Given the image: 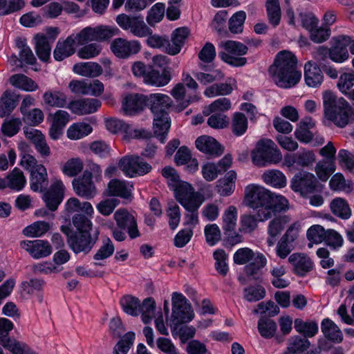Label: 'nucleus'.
I'll return each mask as SVG.
<instances>
[{"label": "nucleus", "instance_id": "8", "mask_svg": "<svg viewBox=\"0 0 354 354\" xmlns=\"http://www.w3.org/2000/svg\"><path fill=\"white\" fill-rule=\"evenodd\" d=\"M119 30L116 28L98 26L95 27H86L80 32L74 35V37L79 46L84 45L92 41H103L118 34Z\"/></svg>", "mask_w": 354, "mask_h": 354}, {"label": "nucleus", "instance_id": "51", "mask_svg": "<svg viewBox=\"0 0 354 354\" xmlns=\"http://www.w3.org/2000/svg\"><path fill=\"white\" fill-rule=\"evenodd\" d=\"M232 132L236 136H241L248 129V119L242 113H235L231 123Z\"/></svg>", "mask_w": 354, "mask_h": 354}, {"label": "nucleus", "instance_id": "48", "mask_svg": "<svg viewBox=\"0 0 354 354\" xmlns=\"http://www.w3.org/2000/svg\"><path fill=\"white\" fill-rule=\"evenodd\" d=\"M295 328L299 333L304 335V337H312L318 332V325L315 322H304L301 319L295 320Z\"/></svg>", "mask_w": 354, "mask_h": 354}, {"label": "nucleus", "instance_id": "30", "mask_svg": "<svg viewBox=\"0 0 354 354\" xmlns=\"http://www.w3.org/2000/svg\"><path fill=\"white\" fill-rule=\"evenodd\" d=\"M171 80V73L168 68H164L162 73L158 71L149 68L147 75H145L144 82L155 86H164Z\"/></svg>", "mask_w": 354, "mask_h": 354}, {"label": "nucleus", "instance_id": "44", "mask_svg": "<svg viewBox=\"0 0 354 354\" xmlns=\"http://www.w3.org/2000/svg\"><path fill=\"white\" fill-rule=\"evenodd\" d=\"M270 272L272 276L270 282L274 287L277 288H285L289 286V280L283 277L286 273V270L283 266L278 265L272 266Z\"/></svg>", "mask_w": 354, "mask_h": 354}, {"label": "nucleus", "instance_id": "29", "mask_svg": "<svg viewBox=\"0 0 354 354\" xmlns=\"http://www.w3.org/2000/svg\"><path fill=\"white\" fill-rule=\"evenodd\" d=\"M304 79L306 84L310 87L316 88L322 84L324 75L315 62L309 61L305 64Z\"/></svg>", "mask_w": 354, "mask_h": 354}, {"label": "nucleus", "instance_id": "25", "mask_svg": "<svg viewBox=\"0 0 354 354\" xmlns=\"http://www.w3.org/2000/svg\"><path fill=\"white\" fill-rule=\"evenodd\" d=\"M196 148L201 152L213 156L222 154L223 149L218 142L212 137L202 136L195 141Z\"/></svg>", "mask_w": 354, "mask_h": 354}, {"label": "nucleus", "instance_id": "23", "mask_svg": "<svg viewBox=\"0 0 354 354\" xmlns=\"http://www.w3.org/2000/svg\"><path fill=\"white\" fill-rule=\"evenodd\" d=\"M288 261L293 267L294 272L300 277L305 276L313 269V262L304 253H293L288 257Z\"/></svg>", "mask_w": 354, "mask_h": 354}, {"label": "nucleus", "instance_id": "26", "mask_svg": "<svg viewBox=\"0 0 354 354\" xmlns=\"http://www.w3.org/2000/svg\"><path fill=\"white\" fill-rule=\"evenodd\" d=\"M30 174V189L34 192H44L48 185L46 167L43 165H39L38 168L31 171Z\"/></svg>", "mask_w": 354, "mask_h": 354}, {"label": "nucleus", "instance_id": "63", "mask_svg": "<svg viewBox=\"0 0 354 354\" xmlns=\"http://www.w3.org/2000/svg\"><path fill=\"white\" fill-rule=\"evenodd\" d=\"M83 168L82 162L79 158H71L68 160L62 167V172L70 177L77 176Z\"/></svg>", "mask_w": 354, "mask_h": 354}, {"label": "nucleus", "instance_id": "58", "mask_svg": "<svg viewBox=\"0 0 354 354\" xmlns=\"http://www.w3.org/2000/svg\"><path fill=\"white\" fill-rule=\"evenodd\" d=\"M135 339L133 332L127 333L116 344L113 348V354H127Z\"/></svg>", "mask_w": 354, "mask_h": 354}, {"label": "nucleus", "instance_id": "64", "mask_svg": "<svg viewBox=\"0 0 354 354\" xmlns=\"http://www.w3.org/2000/svg\"><path fill=\"white\" fill-rule=\"evenodd\" d=\"M0 344L12 354H24L28 348V345L22 342L15 339L9 338L5 341L0 340Z\"/></svg>", "mask_w": 354, "mask_h": 354}, {"label": "nucleus", "instance_id": "5", "mask_svg": "<svg viewBox=\"0 0 354 354\" xmlns=\"http://www.w3.org/2000/svg\"><path fill=\"white\" fill-rule=\"evenodd\" d=\"M252 162L259 167L277 164L281 161L282 154L275 143L270 139L259 140L252 150Z\"/></svg>", "mask_w": 354, "mask_h": 354}, {"label": "nucleus", "instance_id": "16", "mask_svg": "<svg viewBox=\"0 0 354 354\" xmlns=\"http://www.w3.org/2000/svg\"><path fill=\"white\" fill-rule=\"evenodd\" d=\"M315 162V156L312 151L304 150L295 153H288L284 156L283 164L289 169L310 167Z\"/></svg>", "mask_w": 354, "mask_h": 354}, {"label": "nucleus", "instance_id": "19", "mask_svg": "<svg viewBox=\"0 0 354 354\" xmlns=\"http://www.w3.org/2000/svg\"><path fill=\"white\" fill-rule=\"evenodd\" d=\"M20 246L27 251L32 258L36 259L46 257L52 252V248L49 243L41 239L22 241L20 243Z\"/></svg>", "mask_w": 354, "mask_h": 354}, {"label": "nucleus", "instance_id": "53", "mask_svg": "<svg viewBox=\"0 0 354 354\" xmlns=\"http://www.w3.org/2000/svg\"><path fill=\"white\" fill-rule=\"evenodd\" d=\"M72 223L76 228L77 232L75 233H87L97 230V228H93L91 219L84 214H77L74 215L72 218Z\"/></svg>", "mask_w": 354, "mask_h": 354}, {"label": "nucleus", "instance_id": "50", "mask_svg": "<svg viewBox=\"0 0 354 354\" xmlns=\"http://www.w3.org/2000/svg\"><path fill=\"white\" fill-rule=\"evenodd\" d=\"M222 227L224 232H230L235 230L237 220V210L234 206H230L224 212Z\"/></svg>", "mask_w": 354, "mask_h": 354}, {"label": "nucleus", "instance_id": "36", "mask_svg": "<svg viewBox=\"0 0 354 354\" xmlns=\"http://www.w3.org/2000/svg\"><path fill=\"white\" fill-rule=\"evenodd\" d=\"M18 149L21 151L19 165L24 169L31 172V171L38 168L40 164H38L37 159L33 156L28 153L29 146L27 144L20 142L18 145Z\"/></svg>", "mask_w": 354, "mask_h": 354}, {"label": "nucleus", "instance_id": "62", "mask_svg": "<svg viewBox=\"0 0 354 354\" xmlns=\"http://www.w3.org/2000/svg\"><path fill=\"white\" fill-rule=\"evenodd\" d=\"M310 342L305 337L295 336L290 339L288 350L297 354L307 350L310 346Z\"/></svg>", "mask_w": 354, "mask_h": 354}, {"label": "nucleus", "instance_id": "7", "mask_svg": "<svg viewBox=\"0 0 354 354\" xmlns=\"http://www.w3.org/2000/svg\"><path fill=\"white\" fill-rule=\"evenodd\" d=\"M171 190L174 192L178 202L185 209H194L199 208L204 199L198 192H196L190 184L180 180L177 184H171Z\"/></svg>", "mask_w": 354, "mask_h": 354}, {"label": "nucleus", "instance_id": "32", "mask_svg": "<svg viewBox=\"0 0 354 354\" xmlns=\"http://www.w3.org/2000/svg\"><path fill=\"white\" fill-rule=\"evenodd\" d=\"M19 96L10 91H5L0 99V117L9 115L16 107Z\"/></svg>", "mask_w": 354, "mask_h": 354}, {"label": "nucleus", "instance_id": "57", "mask_svg": "<svg viewBox=\"0 0 354 354\" xmlns=\"http://www.w3.org/2000/svg\"><path fill=\"white\" fill-rule=\"evenodd\" d=\"M232 87L227 83L214 84L208 86L204 91V95L208 97L218 95H229L232 91Z\"/></svg>", "mask_w": 354, "mask_h": 354}, {"label": "nucleus", "instance_id": "6", "mask_svg": "<svg viewBox=\"0 0 354 354\" xmlns=\"http://www.w3.org/2000/svg\"><path fill=\"white\" fill-rule=\"evenodd\" d=\"M219 46L223 49L218 53V57L221 60L235 67L246 64L247 59L243 57L247 54L248 50L245 44L236 41L228 40L221 42Z\"/></svg>", "mask_w": 354, "mask_h": 354}, {"label": "nucleus", "instance_id": "27", "mask_svg": "<svg viewBox=\"0 0 354 354\" xmlns=\"http://www.w3.org/2000/svg\"><path fill=\"white\" fill-rule=\"evenodd\" d=\"M201 72H194V77L203 84L212 83L215 81L221 80L224 75L218 69H216L211 66H207L203 63L199 64Z\"/></svg>", "mask_w": 354, "mask_h": 354}, {"label": "nucleus", "instance_id": "11", "mask_svg": "<svg viewBox=\"0 0 354 354\" xmlns=\"http://www.w3.org/2000/svg\"><path fill=\"white\" fill-rule=\"evenodd\" d=\"M172 317L177 323L190 322L194 316L192 305L181 293L174 292L171 297Z\"/></svg>", "mask_w": 354, "mask_h": 354}, {"label": "nucleus", "instance_id": "14", "mask_svg": "<svg viewBox=\"0 0 354 354\" xmlns=\"http://www.w3.org/2000/svg\"><path fill=\"white\" fill-rule=\"evenodd\" d=\"M117 226L126 230L131 239L140 236L135 217L125 209H118L114 214Z\"/></svg>", "mask_w": 354, "mask_h": 354}, {"label": "nucleus", "instance_id": "9", "mask_svg": "<svg viewBox=\"0 0 354 354\" xmlns=\"http://www.w3.org/2000/svg\"><path fill=\"white\" fill-rule=\"evenodd\" d=\"M290 187L294 192H299L305 197L322 188L315 175L306 171H299L292 177Z\"/></svg>", "mask_w": 354, "mask_h": 354}, {"label": "nucleus", "instance_id": "18", "mask_svg": "<svg viewBox=\"0 0 354 354\" xmlns=\"http://www.w3.org/2000/svg\"><path fill=\"white\" fill-rule=\"evenodd\" d=\"M333 44L330 48V59L341 63L348 58L347 47L351 44V37L348 35H337L332 39Z\"/></svg>", "mask_w": 354, "mask_h": 354}, {"label": "nucleus", "instance_id": "17", "mask_svg": "<svg viewBox=\"0 0 354 354\" xmlns=\"http://www.w3.org/2000/svg\"><path fill=\"white\" fill-rule=\"evenodd\" d=\"M73 186L76 194L86 199H91L97 194L92 181V174L87 171L84 172L82 177L73 179Z\"/></svg>", "mask_w": 354, "mask_h": 354}, {"label": "nucleus", "instance_id": "4", "mask_svg": "<svg viewBox=\"0 0 354 354\" xmlns=\"http://www.w3.org/2000/svg\"><path fill=\"white\" fill-rule=\"evenodd\" d=\"M323 106L325 117L339 127H344L354 119V113L346 100L337 97L332 91L323 93Z\"/></svg>", "mask_w": 354, "mask_h": 354}, {"label": "nucleus", "instance_id": "55", "mask_svg": "<svg viewBox=\"0 0 354 354\" xmlns=\"http://www.w3.org/2000/svg\"><path fill=\"white\" fill-rule=\"evenodd\" d=\"M172 96L177 100L181 101L178 111H182L188 106L191 102L196 100V97H187L185 95V88L183 84L179 83L175 86L171 91Z\"/></svg>", "mask_w": 354, "mask_h": 354}, {"label": "nucleus", "instance_id": "34", "mask_svg": "<svg viewBox=\"0 0 354 354\" xmlns=\"http://www.w3.org/2000/svg\"><path fill=\"white\" fill-rule=\"evenodd\" d=\"M263 181L268 185L275 188H283L286 185L285 175L277 169H268L261 176Z\"/></svg>", "mask_w": 354, "mask_h": 354}, {"label": "nucleus", "instance_id": "2", "mask_svg": "<svg viewBox=\"0 0 354 354\" xmlns=\"http://www.w3.org/2000/svg\"><path fill=\"white\" fill-rule=\"evenodd\" d=\"M297 58L292 53L284 50L277 53L269 73L279 87L289 88L299 82L301 73L297 70Z\"/></svg>", "mask_w": 354, "mask_h": 354}, {"label": "nucleus", "instance_id": "15", "mask_svg": "<svg viewBox=\"0 0 354 354\" xmlns=\"http://www.w3.org/2000/svg\"><path fill=\"white\" fill-rule=\"evenodd\" d=\"M111 49L116 57L124 59L137 54L141 49V45L137 40L117 38L112 41Z\"/></svg>", "mask_w": 354, "mask_h": 354}, {"label": "nucleus", "instance_id": "33", "mask_svg": "<svg viewBox=\"0 0 354 354\" xmlns=\"http://www.w3.org/2000/svg\"><path fill=\"white\" fill-rule=\"evenodd\" d=\"M321 329L324 335L330 341L339 343L343 339L342 333L337 324L330 319L322 322Z\"/></svg>", "mask_w": 354, "mask_h": 354}, {"label": "nucleus", "instance_id": "61", "mask_svg": "<svg viewBox=\"0 0 354 354\" xmlns=\"http://www.w3.org/2000/svg\"><path fill=\"white\" fill-rule=\"evenodd\" d=\"M165 6L162 3H157L153 5L148 12L147 21L151 26L160 22L165 15Z\"/></svg>", "mask_w": 354, "mask_h": 354}, {"label": "nucleus", "instance_id": "1", "mask_svg": "<svg viewBox=\"0 0 354 354\" xmlns=\"http://www.w3.org/2000/svg\"><path fill=\"white\" fill-rule=\"evenodd\" d=\"M244 201L247 206L257 210V216L259 221L268 220L276 212L288 209V201L283 196L254 184L245 187Z\"/></svg>", "mask_w": 354, "mask_h": 354}, {"label": "nucleus", "instance_id": "24", "mask_svg": "<svg viewBox=\"0 0 354 354\" xmlns=\"http://www.w3.org/2000/svg\"><path fill=\"white\" fill-rule=\"evenodd\" d=\"M290 221V218L287 215H281L275 217L270 221L268 226V237L266 241L268 246L271 247L274 245L277 236L281 233Z\"/></svg>", "mask_w": 354, "mask_h": 354}, {"label": "nucleus", "instance_id": "40", "mask_svg": "<svg viewBox=\"0 0 354 354\" xmlns=\"http://www.w3.org/2000/svg\"><path fill=\"white\" fill-rule=\"evenodd\" d=\"M267 263L266 257L263 254L258 253L253 261L245 267V272L248 277L257 280L260 278V270Z\"/></svg>", "mask_w": 354, "mask_h": 354}, {"label": "nucleus", "instance_id": "49", "mask_svg": "<svg viewBox=\"0 0 354 354\" xmlns=\"http://www.w3.org/2000/svg\"><path fill=\"white\" fill-rule=\"evenodd\" d=\"M326 230L320 225H314L307 231L306 236L310 241L308 243L309 248H313V244H319L324 241Z\"/></svg>", "mask_w": 354, "mask_h": 354}, {"label": "nucleus", "instance_id": "37", "mask_svg": "<svg viewBox=\"0 0 354 354\" xmlns=\"http://www.w3.org/2000/svg\"><path fill=\"white\" fill-rule=\"evenodd\" d=\"M45 104L51 107H67L66 95L59 91H47L43 95Z\"/></svg>", "mask_w": 354, "mask_h": 354}, {"label": "nucleus", "instance_id": "3", "mask_svg": "<svg viewBox=\"0 0 354 354\" xmlns=\"http://www.w3.org/2000/svg\"><path fill=\"white\" fill-rule=\"evenodd\" d=\"M147 105L154 115L153 134L162 143H165L171 127L168 110L172 104V100L167 95L152 93L147 95Z\"/></svg>", "mask_w": 354, "mask_h": 354}, {"label": "nucleus", "instance_id": "31", "mask_svg": "<svg viewBox=\"0 0 354 354\" xmlns=\"http://www.w3.org/2000/svg\"><path fill=\"white\" fill-rule=\"evenodd\" d=\"M132 189V184L118 179H113L108 184V193L111 196L127 198L131 196Z\"/></svg>", "mask_w": 354, "mask_h": 354}, {"label": "nucleus", "instance_id": "38", "mask_svg": "<svg viewBox=\"0 0 354 354\" xmlns=\"http://www.w3.org/2000/svg\"><path fill=\"white\" fill-rule=\"evenodd\" d=\"M5 179L6 187L15 191H21L26 183L23 171L17 167L14 168Z\"/></svg>", "mask_w": 354, "mask_h": 354}, {"label": "nucleus", "instance_id": "59", "mask_svg": "<svg viewBox=\"0 0 354 354\" xmlns=\"http://www.w3.org/2000/svg\"><path fill=\"white\" fill-rule=\"evenodd\" d=\"M129 30L134 36L138 37H145L152 32L151 29L147 26L142 19L138 17H133Z\"/></svg>", "mask_w": 354, "mask_h": 354}, {"label": "nucleus", "instance_id": "21", "mask_svg": "<svg viewBox=\"0 0 354 354\" xmlns=\"http://www.w3.org/2000/svg\"><path fill=\"white\" fill-rule=\"evenodd\" d=\"M100 106L101 102L97 99L81 98L70 102L67 108L74 114L83 115L95 113Z\"/></svg>", "mask_w": 354, "mask_h": 354}, {"label": "nucleus", "instance_id": "60", "mask_svg": "<svg viewBox=\"0 0 354 354\" xmlns=\"http://www.w3.org/2000/svg\"><path fill=\"white\" fill-rule=\"evenodd\" d=\"M245 19V12L241 10L234 13L229 20V29L230 32L234 34L242 32Z\"/></svg>", "mask_w": 354, "mask_h": 354}, {"label": "nucleus", "instance_id": "56", "mask_svg": "<svg viewBox=\"0 0 354 354\" xmlns=\"http://www.w3.org/2000/svg\"><path fill=\"white\" fill-rule=\"evenodd\" d=\"M277 324L270 318L261 317L258 322V330L265 338H271L277 330Z\"/></svg>", "mask_w": 354, "mask_h": 354}, {"label": "nucleus", "instance_id": "13", "mask_svg": "<svg viewBox=\"0 0 354 354\" xmlns=\"http://www.w3.org/2000/svg\"><path fill=\"white\" fill-rule=\"evenodd\" d=\"M105 126L106 129L113 133L120 132L124 133V140L140 138H147L150 134L149 132L145 129H133L132 125L116 118L106 119L105 120Z\"/></svg>", "mask_w": 354, "mask_h": 354}, {"label": "nucleus", "instance_id": "28", "mask_svg": "<svg viewBox=\"0 0 354 354\" xmlns=\"http://www.w3.org/2000/svg\"><path fill=\"white\" fill-rule=\"evenodd\" d=\"M77 45L74 35L68 36L62 41H59L53 53L54 58L57 61H62L70 57L75 53Z\"/></svg>", "mask_w": 354, "mask_h": 354}, {"label": "nucleus", "instance_id": "43", "mask_svg": "<svg viewBox=\"0 0 354 354\" xmlns=\"http://www.w3.org/2000/svg\"><path fill=\"white\" fill-rule=\"evenodd\" d=\"M35 50L38 57L44 61H47L50 55L51 45L45 35H37L35 37Z\"/></svg>", "mask_w": 354, "mask_h": 354}, {"label": "nucleus", "instance_id": "46", "mask_svg": "<svg viewBox=\"0 0 354 354\" xmlns=\"http://www.w3.org/2000/svg\"><path fill=\"white\" fill-rule=\"evenodd\" d=\"M120 304L125 313L134 317L139 315L140 300L138 298L126 295L120 299Z\"/></svg>", "mask_w": 354, "mask_h": 354}, {"label": "nucleus", "instance_id": "45", "mask_svg": "<svg viewBox=\"0 0 354 354\" xmlns=\"http://www.w3.org/2000/svg\"><path fill=\"white\" fill-rule=\"evenodd\" d=\"M330 207L333 214L342 219H348L351 216V210L348 203L342 198L333 199L330 204Z\"/></svg>", "mask_w": 354, "mask_h": 354}, {"label": "nucleus", "instance_id": "35", "mask_svg": "<svg viewBox=\"0 0 354 354\" xmlns=\"http://www.w3.org/2000/svg\"><path fill=\"white\" fill-rule=\"evenodd\" d=\"M74 73L82 76L95 77L102 73V68L96 62H81L73 66Z\"/></svg>", "mask_w": 354, "mask_h": 354}, {"label": "nucleus", "instance_id": "22", "mask_svg": "<svg viewBox=\"0 0 354 354\" xmlns=\"http://www.w3.org/2000/svg\"><path fill=\"white\" fill-rule=\"evenodd\" d=\"M147 95L133 93L127 95L122 101V110L125 115H133L140 112L147 105Z\"/></svg>", "mask_w": 354, "mask_h": 354}, {"label": "nucleus", "instance_id": "20", "mask_svg": "<svg viewBox=\"0 0 354 354\" xmlns=\"http://www.w3.org/2000/svg\"><path fill=\"white\" fill-rule=\"evenodd\" d=\"M64 185L60 180L55 181L44 193L43 200L46 207L51 211H55L64 198Z\"/></svg>", "mask_w": 354, "mask_h": 354}, {"label": "nucleus", "instance_id": "42", "mask_svg": "<svg viewBox=\"0 0 354 354\" xmlns=\"http://www.w3.org/2000/svg\"><path fill=\"white\" fill-rule=\"evenodd\" d=\"M266 7L269 24L274 28L278 26L281 18L279 0H267Z\"/></svg>", "mask_w": 354, "mask_h": 354}, {"label": "nucleus", "instance_id": "41", "mask_svg": "<svg viewBox=\"0 0 354 354\" xmlns=\"http://www.w3.org/2000/svg\"><path fill=\"white\" fill-rule=\"evenodd\" d=\"M10 82L12 86L26 91H34L38 88V85L34 80L23 74L12 75Z\"/></svg>", "mask_w": 354, "mask_h": 354}, {"label": "nucleus", "instance_id": "39", "mask_svg": "<svg viewBox=\"0 0 354 354\" xmlns=\"http://www.w3.org/2000/svg\"><path fill=\"white\" fill-rule=\"evenodd\" d=\"M93 128L88 123L84 122H76L71 124L67 129V137L73 140L81 139L89 135Z\"/></svg>", "mask_w": 354, "mask_h": 354}, {"label": "nucleus", "instance_id": "47", "mask_svg": "<svg viewBox=\"0 0 354 354\" xmlns=\"http://www.w3.org/2000/svg\"><path fill=\"white\" fill-rule=\"evenodd\" d=\"M139 315L141 314L142 320L145 324L149 323L154 317L156 302L151 297L146 298L138 308Z\"/></svg>", "mask_w": 354, "mask_h": 354}, {"label": "nucleus", "instance_id": "10", "mask_svg": "<svg viewBox=\"0 0 354 354\" xmlns=\"http://www.w3.org/2000/svg\"><path fill=\"white\" fill-rule=\"evenodd\" d=\"M118 168L130 178L143 176L151 171V166L138 156H125L118 162Z\"/></svg>", "mask_w": 354, "mask_h": 354}, {"label": "nucleus", "instance_id": "12", "mask_svg": "<svg viewBox=\"0 0 354 354\" xmlns=\"http://www.w3.org/2000/svg\"><path fill=\"white\" fill-rule=\"evenodd\" d=\"M99 234L98 230L87 233H74L68 240V243L75 253L87 254L97 242Z\"/></svg>", "mask_w": 354, "mask_h": 354}, {"label": "nucleus", "instance_id": "54", "mask_svg": "<svg viewBox=\"0 0 354 354\" xmlns=\"http://www.w3.org/2000/svg\"><path fill=\"white\" fill-rule=\"evenodd\" d=\"M265 288L260 286H250L243 289V298L248 302H256L266 297Z\"/></svg>", "mask_w": 354, "mask_h": 354}, {"label": "nucleus", "instance_id": "52", "mask_svg": "<svg viewBox=\"0 0 354 354\" xmlns=\"http://www.w3.org/2000/svg\"><path fill=\"white\" fill-rule=\"evenodd\" d=\"M50 228V223L46 221H37L27 226L23 230L26 236L39 237L47 232Z\"/></svg>", "mask_w": 354, "mask_h": 354}]
</instances>
